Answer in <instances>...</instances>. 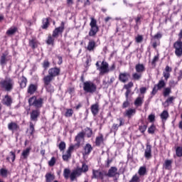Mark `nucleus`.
Masks as SVG:
<instances>
[{
  "instance_id": "nucleus-1",
  "label": "nucleus",
  "mask_w": 182,
  "mask_h": 182,
  "mask_svg": "<svg viewBox=\"0 0 182 182\" xmlns=\"http://www.w3.org/2000/svg\"><path fill=\"white\" fill-rule=\"evenodd\" d=\"M60 75V68L58 67L51 68L48 70V75L44 76L43 78V82L44 83V87H46L47 92L50 93H53V86L50 82L55 80V78Z\"/></svg>"
},
{
  "instance_id": "nucleus-2",
  "label": "nucleus",
  "mask_w": 182,
  "mask_h": 182,
  "mask_svg": "<svg viewBox=\"0 0 182 182\" xmlns=\"http://www.w3.org/2000/svg\"><path fill=\"white\" fill-rule=\"evenodd\" d=\"M63 31H65V22L62 21L60 26L54 29L53 31V34L49 35L46 40L47 45H51L53 46L55 45V38H58L59 34L63 33Z\"/></svg>"
},
{
  "instance_id": "nucleus-3",
  "label": "nucleus",
  "mask_w": 182,
  "mask_h": 182,
  "mask_svg": "<svg viewBox=\"0 0 182 182\" xmlns=\"http://www.w3.org/2000/svg\"><path fill=\"white\" fill-rule=\"evenodd\" d=\"M14 85H15V82H14V80L11 78H6L5 80L0 81V87L4 89L6 92H11V90L14 89Z\"/></svg>"
},
{
  "instance_id": "nucleus-4",
  "label": "nucleus",
  "mask_w": 182,
  "mask_h": 182,
  "mask_svg": "<svg viewBox=\"0 0 182 182\" xmlns=\"http://www.w3.org/2000/svg\"><path fill=\"white\" fill-rule=\"evenodd\" d=\"M97 86L92 81H85L83 82V90L85 93L93 94L96 92Z\"/></svg>"
},
{
  "instance_id": "nucleus-5",
  "label": "nucleus",
  "mask_w": 182,
  "mask_h": 182,
  "mask_svg": "<svg viewBox=\"0 0 182 182\" xmlns=\"http://www.w3.org/2000/svg\"><path fill=\"white\" fill-rule=\"evenodd\" d=\"M90 26L89 36H96L97 33L99 32V26H97V21L96 19L91 18Z\"/></svg>"
},
{
  "instance_id": "nucleus-6",
  "label": "nucleus",
  "mask_w": 182,
  "mask_h": 182,
  "mask_svg": "<svg viewBox=\"0 0 182 182\" xmlns=\"http://www.w3.org/2000/svg\"><path fill=\"white\" fill-rule=\"evenodd\" d=\"M173 48L175 49V55L177 58H181L182 55V41L180 39H178L173 43Z\"/></svg>"
},
{
  "instance_id": "nucleus-7",
  "label": "nucleus",
  "mask_w": 182,
  "mask_h": 182,
  "mask_svg": "<svg viewBox=\"0 0 182 182\" xmlns=\"http://www.w3.org/2000/svg\"><path fill=\"white\" fill-rule=\"evenodd\" d=\"M166 87V81L164 79H161L159 81V82L154 86V88L151 92V95L154 96L159 90H161V89Z\"/></svg>"
},
{
  "instance_id": "nucleus-8",
  "label": "nucleus",
  "mask_w": 182,
  "mask_h": 182,
  "mask_svg": "<svg viewBox=\"0 0 182 182\" xmlns=\"http://www.w3.org/2000/svg\"><path fill=\"white\" fill-rule=\"evenodd\" d=\"M105 177H106V172L101 171L100 170H92V178L103 181L105 180Z\"/></svg>"
},
{
  "instance_id": "nucleus-9",
  "label": "nucleus",
  "mask_w": 182,
  "mask_h": 182,
  "mask_svg": "<svg viewBox=\"0 0 182 182\" xmlns=\"http://www.w3.org/2000/svg\"><path fill=\"white\" fill-rule=\"evenodd\" d=\"M97 70L100 71V73H101V75H105L106 73H109L110 72V70L109 68V63H107V62L103 60L101 63V66L100 67V68H97Z\"/></svg>"
},
{
  "instance_id": "nucleus-10",
  "label": "nucleus",
  "mask_w": 182,
  "mask_h": 182,
  "mask_svg": "<svg viewBox=\"0 0 182 182\" xmlns=\"http://www.w3.org/2000/svg\"><path fill=\"white\" fill-rule=\"evenodd\" d=\"M39 116H41V110L39 109H33L30 112V120L31 122H34L36 123L38 122V119H39Z\"/></svg>"
},
{
  "instance_id": "nucleus-11",
  "label": "nucleus",
  "mask_w": 182,
  "mask_h": 182,
  "mask_svg": "<svg viewBox=\"0 0 182 182\" xmlns=\"http://www.w3.org/2000/svg\"><path fill=\"white\" fill-rule=\"evenodd\" d=\"M75 141L76 144L75 145V147H80V143L81 141H85V132H81L77 134V135L75 136Z\"/></svg>"
},
{
  "instance_id": "nucleus-12",
  "label": "nucleus",
  "mask_w": 182,
  "mask_h": 182,
  "mask_svg": "<svg viewBox=\"0 0 182 182\" xmlns=\"http://www.w3.org/2000/svg\"><path fill=\"white\" fill-rule=\"evenodd\" d=\"M144 156L146 160H150L153 156L151 155V145L149 143L146 144Z\"/></svg>"
},
{
  "instance_id": "nucleus-13",
  "label": "nucleus",
  "mask_w": 182,
  "mask_h": 182,
  "mask_svg": "<svg viewBox=\"0 0 182 182\" xmlns=\"http://www.w3.org/2000/svg\"><path fill=\"white\" fill-rule=\"evenodd\" d=\"M116 176H119V172H117V168L116 166L111 167L105 175V176L110 178L116 177Z\"/></svg>"
},
{
  "instance_id": "nucleus-14",
  "label": "nucleus",
  "mask_w": 182,
  "mask_h": 182,
  "mask_svg": "<svg viewBox=\"0 0 182 182\" xmlns=\"http://www.w3.org/2000/svg\"><path fill=\"white\" fill-rule=\"evenodd\" d=\"M75 150V146H70L66 151V154L63 155V160L64 161H68L70 157H72V151Z\"/></svg>"
},
{
  "instance_id": "nucleus-15",
  "label": "nucleus",
  "mask_w": 182,
  "mask_h": 182,
  "mask_svg": "<svg viewBox=\"0 0 182 182\" xmlns=\"http://www.w3.org/2000/svg\"><path fill=\"white\" fill-rule=\"evenodd\" d=\"M93 151V146L90 144H86L83 147L82 156H89Z\"/></svg>"
},
{
  "instance_id": "nucleus-16",
  "label": "nucleus",
  "mask_w": 182,
  "mask_h": 182,
  "mask_svg": "<svg viewBox=\"0 0 182 182\" xmlns=\"http://www.w3.org/2000/svg\"><path fill=\"white\" fill-rule=\"evenodd\" d=\"M129 77H130V73H121L119 75V80L122 82V83H126L128 82Z\"/></svg>"
},
{
  "instance_id": "nucleus-17",
  "label": "nucleus",
  "mask_w": 182,
  "mask_h": 182,
  "mask_svg": "<svg viewBox=\"0 0 182 182\" xmlns=\"http://www.w3.org/2000/svg\"><path fill=\"white\" fill-rule=\"evenodd\" d=\"M2 105H4L5 106H7L9 107L12 105V97L11 96L6 95L4 97V98L1 100Z\"/></svg>"
},
{
  "instance_id": "nucleus-18",
  "label": "nucleus",
  "mask_w": 182,
  "mask_h": 182,
  "mask_svg": "<svg viewBox=\"0 0 182 182\" xmlns=\"http://www.w3.org/2000/svg\"><path fill=\"white\" fill-rule=\"evenodd\" d=\"M8 129L11 132H18L19 130V125L16 122H11L8 124Z\"/></svg>"
},
{
  "instance_id": "nucleus-19",
  "label": "nucleus",
  "mask_w": 182,
  "mask_h": 182,
  "mask_svg": "<svg viewBox=\"0 0 182 182\" xmlns=\"http://www.w3.org/2000/svg\"><path fill=\"white\" fill-rule=\"evenodd\" d=\"M82 174L80 172L77 170V168L73 170L71 173L70 174V178L72 181H75L76 180L77 177H80Z\"/></svg>"
},
{
  "instance_id": "nucleus-20",
  "label": "nucleus",
  "mask_w": 182,
  "mask_h": 182,
  "mask_svg": "<svg viewBox=\"0 0 182 182\" xmlns=\"http://www.w3.org/2000/svg\"><path fill=\"white\" fill-rule=\"evenodd\" d=\"M135 70L137 73H141V75H143L144 72H146V67L144 64H136L135 65Z\"/></svg>"
},
{
  "instance_id": "nucleus-21",
  "label": "nucleus",
  "mask_w": 182,
  "mask_h": 182,
  "mask_svg": "<svg viewBox=\"0 0 182 182\" xmlns=\"http://www.w3.org/2000/svg\"><path fill=\"white\" fill-rule=\"evenodd\" d=\"M134 114H136V109L129 108L125 111L124 116L129 119H132Z\"/></svg>"
},
{
  "instance_id": "nucleus-22",
  "label": "nucleus",
  "mask_w": 182,
  "mask_h": 182,
  "mask_svg": "<svg viewBox=\"0 0 182 182\" xmlns=\"http://www.w3.org/2000/svg\"><path fill=\"white\" fill-rule=\"evenodd\" d=\"M172 164H173V160L166 159L163 164L164 170H171Z\"/></svg>"
},
{
  "instance_id": "nucleus-23",
  "label": "nucleus",
  "mask_w": 182,
  "mask_h": 182,
  "mask_svg": "<svg viewBox=\"0 0 182 182\" xmlns=\"http://www.w3.org/2000/svg\"><path fill=\"white\" fill-rule=\"evenodd\" d=\"M36 90H38V85L35 84H31L28 87L27 93L29 95H33Z\"/></svg>"
},
{
  "instance_id": "nucleus-24",
  "label": "nucleus",
  "mask_w": 182,
  "mask_h": 182,
  "mask_svg": "<svg viewBox=\"0 0 182 182\" xmlns=\"http://www.w3.org/2000/svg\"><path fill=\"white\" fill-rule=\"evenodd\" d=\"M143 102H144V97H137L134 102L136 107H140L143 105Z\"/></svg>"
},
{
  "instance_id": "nucleus-25",
  "label": "nucleus",
  "mask_w": 182,
  "mask_h": 182,
  "mask_svg": "<svg viewBox=\"0 0 182 182\" xmlns=\"http://www.w3.org/2000/svg\"><path fill=\"white\" fill-rule=\"evenodd\" d=\"M95 49H96V42L93 40L90 41L87 46V50H88L89 52H93Z\"/></svg>"
},
{
  "instance_id": "nucleus-26",
  "label": "nucleus",
  "mask_w": 182,
  "mask_h": 182,
  "mask_svg": "<svg viewBox=\"0 0 182 182\" xmlns=\"http://www.w3.org/2000/svg\"><path fill=\"white\" fill-rule=\"evenodd\" d=\"M78 2H84V6H89L90 1L89 0H77ZM68 5H73V0H67Z\"/></svg>"
},
{
  "instance_id": "nucleus-27",
  "label": "nucleus",
  "mask_w": 182,
  "mask_h": 182,
  "mask_svg": "<svg viewBox=\"0 0 182 182\" xmlns=\"http://www.w3.org/2000/svg\"><path fill=\"white\" fill-rule=\"evenodd\" d=\"M91 112L93 116H96L99 113V104L92 105L91 106Z\"/></svg>"
},
{
  "instance_id": "nucleus-28",
  "label": "nucleus",
  "mask_w": 182,
  "mask_h": 182,
  "mask_svg": "<svg viewBox=\"0 0 182 182\" xmlns=\"http://www.w3.org/2000/svg\"><path fill=\"white\" fill-rule=\"evenodd\" d=\"M77 169L82 174V173H87L89 171V166L86 164L82 163L81 168H77Z\"/></svg>"
},
{
  "instance_id": "nucleus-29",
  "label": "nucleus",
  "mask_w": 182,
  "mask_h": 182,
  "mask_svg": "<svg viewBox=\"0 0 182 182\" xmlns=\"http://www.w3.org/2000/svg\"><path fill=\"white\" fill-rule=\"evenodd\" d=\"M46 182H53L55 180V175L51 173H47L45 176Z\"/></svg>"
},
{
  "instance_id": "nucleus-30",
  "label": "nucleus",
  "mask_w": 182,
  "mask_h": 182,
  "mask_svg": "<svg viewBox=\"0 0 182 182\" xmlns=\"http://www.w3.org/2000/svg\"><path fill=\"white\" fill-rule=\"evenodd\" d=\"M102 143H103V134H100V135L95 139V145L99 146Z\"/></svg>"
},
{
  "instance_id": "nucleus-31",
  "label": "nucleus",
  "mask_w": 182,
  "mask_h": 182,
  "mask_svg": "<svg viewBox=\"0 0 182 182\" xmlns=\"http://www.w3.org/2000/svg\"><path fill=\"white\" fill-rule=\"evenodd\" d=\"M42 105H43V99L38 98L36 100V102L34 103V107H36L37 109H40V107H42Z\"/></svg>"
},
{
  "instance_id": "nucleus-32",
  "label": "nucleus",
  "mask_w": 182,
  "mask_h": 182,
  "mask_svg": "<svg viewBox=\"0 0 182 182\" xmlns=\"http://www.w3.org/2000/svg\"><path fill=\"white\" fill-rule=\"evenodd\" d=\"M27 132H29L30 136H32V137H33V134L35 133V125L33 124V122H29V129H28Z\"/></svg>"
},
{
  "instance_id": "nucleus-33",
  "label": "nucleus",
  "mask_w": 182,
  "mask_h": 182,
  "mask_svg": "<svg viewBox=\"0 0 182 182\" xmlns=\"http://www.w3.org/2000/svg\"><path fill=\"white\" fill-rule=\"evenodd\" d=\"M31 148H26L25 150L23 151L21 156H23V159H28L29 156V154L31 153Z\"/></svg>"
},
{
  "instance_id": "nucleus-34",
  "label": "nucleus",
  "mask_w": 182,
  "mask_h": 182,
  "mask_svg": "<svg viewBox=\"0 0 182 182\" xmlns=\"http://www.w3.org/2000/svg\"><path fill=\"white\" fill-rule=\"evenodd\" d=\"M26 83H28V80L24 76L21 78L20 86L22 89L26 87Z\"/></svg>"
},
{
  "instance_id": "nucleus-35",
  "label": "nucleus",
  "mask_w": 182,
  "mask_h": 182,
  "mask_svg": "<svg viewBox=\"0 0 182 182\" xmlns=\"http://www.w3.org/2000/svg\"><path fill=\"white\" fill-rule=\"evenodd\" d=\"M138 174L139 176H146V174H147L146 166H141L138 171Z\"/></svg>"
},
{
  "instance_id": "nucleus-36",
  "label": "nucleus",
  "mask_w": 182,
  "mask_h": 182,
  "mask_svg": "<svg viewBox=\"0 0 182 182\" xmlns=\"http://www.w3.org/2000/svg\"><path fill=\"white\" fill-rule=\"evenodd\" d=\"M70 169L69 168H65L63 171V176L64 178H65V180H68V178H69V177H70Z\"/></svg>"
},
{
  "instance_id": "nucleus-37",
  "label": "nucleus",
  "mask_w": 182,
  "mask_h": 182,
  "mask_svg": "<svg viewBox=\"0 0 182 182\" xmlns=\"http://www.w3.org/2000/svg\"><path fill=\"white\" fill-rule=\"evenodd\" d=\"M64 116L65 117H72L73 116V109H66Z\"/></svg>"
},
{
  "instance_id": "nucleus-38",
  "label": "nucleus",
  "mask_w": 182,
  "mask_h": 182,
  "mask_svg": "<svg viewBox=\"0 0 182 182\" xmlns=\"http://www.w3.org/2000/svg\"><path fill=\"white\" fill-rule=\"evenodd\" d=\"M141 75L140 73H134L132 74V79L133 80H140L141 79Z\"/></svg>"
},
{
  "instance_id": "nucleus-39",
  "label": "nucleus",
  "mask_w": 182,
  "mask_h": 182,
  "mask_svg": "<svg viewBox=\"0 0 182 182\" xmlns=\"http://www.w3.org/2000/svg\"><path fill=\"white\" fill-rule=\"evenodd\" d=\"M29 46L32 49H35L38 48V43L36 42V40L35 39H31L29 41Z\"/></svg>"
},
{
  "instance_id": "nucleus-40",
  "label": "nucleus",
  "mask_w": 182,
  "mask_h": 182,
  "mask_svg": "<svg viewBox=\"0 0 182 182\" xmlns=\"http://www.w3.org/2000/svg\"><path fill=\"white\" fill-rule=\"evenodd\" d=\"M85 134H86L87 137L90 138L92 137V134H93V131L92 130V129L87 127L85 129Z\"/></svg>"
},
{
  "instance_id": "nucleus-41",
  "label": "nucleus",
  "mask_w": 182,
  "mask_h": 182,
  "mask_svg": "<svg viewBox=\"0 0 182 182\" xmlns=\"http://www.w3.org/2000/svg\"><path fill=\"white\" fill-rule=\"evenodd\" d=\"M6 54H2L1 59H0V65H1V66H4V65H6Z\"/></svg>"
},
{
  "instance_id": "nucleus-42",
  "label": "nucleus",
  "mask_w": 182,
  "mask_h": 182,
  "mask_svg": "<svg viewBox=\"0 0 182 182\" xmlns=\"http://www.w3.org/2000/svg\"><path fill=\"white\" fill-rule=\"evenodd\" d=\"M0 176L1 177H4V178H6L8 177V169H6V168H1L0 169Z\"/></svg>"
},
{
  "instance_id": "nucleus-43",
  "label": "nucleus",
  "mask_w": 182,
  "mask_h": 182,
  "mask_svg": "<svg viewBox=\"0 0 182 182\" xmlns=\"http://www.w3.org/2000/svg\"><path fill=\"white\" fill-rule=\"evenodd\" d=\"M49 26V19L48 18H43V29H48V27Z\"/></svg>"
},
{
  "instance_id": "nucleus-44",
  "label": "nucleus",
  "mask_w": 182,
  "mask_h": 182,
  "mask_svg": "<svg viewBox=\"0 0 182 182\" xmlns=\"http://www.w3.org/2000/svg\"><path fill=\"white\" fill-rule=\"evenodd\" d=\"M161 119L162 120H167V119H168V112L166 110L163 111V112L161 114Z\"/></svg>"
},
{
  "instance_id": "nucleus-45",
  "label": "nucleus",
  "mask_w": 182,
  "mask_h": 182,
  "mask_svg": "<svg viewBox=\"0 0 182 182\" xmlns=\"http://www.w3.org/2000/svg\"><path fill=\"white\" fill-rule=\"evenodd\" d=\"M58 149L60 151H65V149H66V143H65V141L60 142V144H58Z\"/></svg>"
},
{
  "instance_id": "nucleus-46",
  "label": "nucleus",
  "mask_w": 182,
  "mask_h": 182,
  "mask_svg": "<svg viewBox=\"0 0 182 182\" xmlns=\"http://www.w3.org/2000/svg\"><path fill=\"white\" fill-rule=\"evenodd\" d=\"M36 96H33L28 100V103L30 106H34L36 102Z\"/></svg>"
},
{
  "instance_id": "nucleus-47",
  "label": "nucleus",
  "mask_w": 182,
  "mask_h": 182,
  "mask_svg": "<svg viewBox=\"0 0 182 182\" xmlns=\"http://www.w3.org/2000/svg\"><path fill=\"white\" fill-rule=\"evenodd\" d=\"M155 132H156V125L151 124V126L148 129V133L149 134H154Z\"/></svg>"
},
{
  "instance_id": "nucleus-48",
  "label": "nucleus",
  "mask_w": 182,
  "mask_h": 182,
  "mask_svg": "<svg viewBox=\"0 0 182 182\" xmlns=\"http://www.w3.org/2000/svg\"><path fill=\"white\" fill-rule=\"evenodd\" d=\"M171 93V88L166 87L164 90L163 95L164 97H167V96H168V95H170Z\"/></svg>"
},
{
  "instance_id": "nucleus-49",
  "label": "nucleus",
  "mask_w": 182,
  "mask_h": 182,
  "mask_svg": "<svg viewBox=\"0 0 182 182\" xmlns=\"http://www.w3.org/2000/svg\"><path fill=\"white\" fill-rule=\"evenodd\" d=\"M174 99H176L175 97H168L164 102V105L166 106H168L169 105H171V103H173V100H174Z\"/></svg>"
},
{
  "instance_id": "nucleus-50",
  "label": "nucleus",
  "mask_w": 182,
  "mask_h": 182,
  "mask_svg": "<svg viewBox=\"0 0 182 182\" xmlns=\"http://www.w3.org/2000/svg\"><path fill=\"white\" fill-rule=\"evenodd\" d=\"M176 154L177 157H182V147L178 146L176 149Z\"/></svg>"
},
{
  "instance_id": "nucleus-51",
  "label": "nucleus",
  "mask_w": 182,
  "mask_h": 182,
  "mask_svg": "<svg viewBox=\"0 0 182 182\" xmlns=\"http://www.w3.org/2000/svg\"><path fill=\"white\" fill-rule=\"evenodd\" d=\"M17 28H11L6 31L7 35H14L16 33Z\"/></svg>"
},
{
  "instance_id": "nucleus-52",
  "label": "nucleus",
  "mask_w": 182,
  "mask_h": 182,
  "mask_svg": "<svg viewBox=\"0 0 182 182\" xmlns=\"http://www.w3.org/2000/svg\"><path fill=\"white\" fill-rule=\"evenodd\" d=\"M56 163V159L55 157H52L51 159L48 161V166L50 167H53Z\"/></svg>"
},
{
  "instance_id": "nucleus-53",
  "label": "nucleus",
  "mask_w": 182,
  "mask_h": 182,
  "mask_svg": "<svg viewBox=\"0 0 182 182\" xmlns=\"http://www.w3.org/2000/svg\"><path fill=\"white\" fill-rule=\"evenodd\" d=\"M50 66V63L48 60H45L43 63V68L44 69H48Z\"/></svg>"
},
{
  "instance_id": "nucleus-54",
  "label": "nucleus",
  "mask_w": 182,
  "mask_h": 182,
  "mask_svg": "<svg viewBox=\"0 0 182 182\" xmlns=\"http://www.w3.org/2000/svg\"><path fill=\"white\" fill-rule=\"evenodd\" d=\"M135 41H136V43H141V42H143V36H141V35H138V36L135 38Z\"/></svg>"
},
{
  "instance_id": "nucleus-55",
  "label": "nucleus",
  "mask_w": 182,
  "mask_h": 182,
  "mask_svg": "<svg viewBox=\"0 0 182 182\" xmlns=\"http://www.w3.org/2000/svg\"><path fill=\"white\" fill-rule=\"evenodd\" d=\"M130 106V102H129V99H126V101H124L122 104V109H126Z\"/></svg>"
},
{
  "instance_id": "nucleus-56",
  "label": "nucleus",
  "mask_w": 182,
  "mask_h": 182,
  "mask_svg": "<svg viewBox=\"0 0 182 182\" xmlns=\"http://www.w3.org/2000/svg\"><path fill=\"white\" fill-rule=\"evenodd\" d=\"M140 178L137 175H134L132 179L129 181V182H139Z\"/></svg>"
},
{
  "instance_id": "nucleus-57",
  "label": "nucleus",
  "mask_w": 182,
  "mask_h": 182,
  "mask_svg": "<svg viewBox=\"0 0 182 182\" xmlns=\"http://www.w3.org/2000/svg\"><path fill=\"white\" fill-rule=\"evenodd\" d=\"M139 132H141V133H144V132H146V130H147V125L139 126Z\"/></svg>"
},
{
  "instance_id": "nucleus-58",
  "label": "nucleus",
  "mask_w": 182,
  "mask_h": 182,
  "mask_svg": "<svg viewBox=\"0 0 182 182\" xmlns=\"http://www.w3.org/2000/svg\"><path fill=\"white\" fill-rule=\"evenodd\" d=\"M119 127H120V126H119V124H113L112 127V132H114V133H116V132L117 130H119Z\"/></svg>"
},
{
  "instance_id": "nucleus-59",
  "label": "nucleus",
  "mask_w": 182,
  "mask_h": 182,
  "mask_svg": "<svg viewBox=\"0 0 182 182\" xmlns=\"http://www.w3.org/2000/svg\"><path fill=\"white\" fill-rule=\"evenodd\" d=\"M117 120L118 122H119V124H118V126H119V127H122V126H124V119L119 117V118L117 119Z\"/></svg>"
},
{
  "instance_id": "nucleus-60",
  "label": "nucleus",
  "mask_w": 182,
  "mask_h": 182,
  "mask_svg": "<svg viewBox=\"0 0 182 182\" xmlns=\"http://www.w3.org/2000/svg\"><path fill=\"white\" fill-rule=\"evenodd\" d=\"M163 76L165 80L167 82V80H168V78L170 77V73L163 72Z\"/></svg>"
},
{
  "instance_id": "nucleus-61",
  "label": "nucleus",
  "mask_w": 182,
  "mask_h": 182,
  "mask_svg": "<svg viewBox=\"0 0 182 182\" xmlns=\"http://www.w3.org/2000/svg\"><path fill=\"white\" fill-rule=\"evenodd\" d=\"M148 119L151 123H153V122H154V119H156V116H154V114H150L149 115Z\"/></svg>"
},
{
  "instance_id": "nucleus-62",
  "label": "nucleus",
  "mask_w": 182,
  "mask_h": 182,
  "mask_svg": "<svg viewBox=\"0 0 182 182\" xmlns=\"http://www.w3.org/2000/svg\"><path fill=\"white\" fill-rule=\"evenodd\" d=\"M10 157H11L12 161L14 162L15 161V159L16 157V155L15 154V152L11 151L10 152Z\"/></svg>"
},
{
  "instance_id": "nucleus-63",
  "label": "nucleus",
  "mask_w": 182,
  "mask_h": 182,
  "mask_svg": "<svg viewBox=\"0 0 182 182\" xmlns=\"http://www.w3.org/2000/svg\"><path fill=\"white\" fill-rule=\"evenodd\" d=\"M124 89H130L132 87H133V82H129L128 84L125 85L124 86Z\"/></svg>"
},
{
  "instance_id": "nucleus-64",
  "label": "nucleus",
  "mask_w": 182,
  "mask_h": 182,
  "mask_svg": "<svg viewBox=\"0 0 182 182\" xmlns=\"http://www.w3.org/2000/svg\"><path fill=\"white\" fill-rule=\"evenodd\" d=\"M171 70H172L171 68H170V66H168V65H166L165 68V71H164V72H165L166 73H170V72H171Z\"/></svg>"
}]
</instances>
